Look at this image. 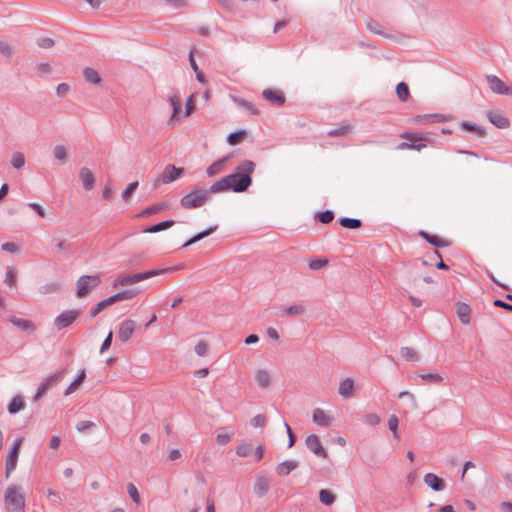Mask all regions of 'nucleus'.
I'll list each match as a JSON object with an SVG mask.
<instances>
[{
    "label": "nucleus",
    "instance_id": "obj_27",
    "mask_svg": "<svg viewBox=\"0 0 512 512\" xmlns=\"http://www.w3.org/2000/svg\"><path fill=\"white\" fill-rule=\"evenodd\" d=\"M18 461V454L15 452H9L5 462V477L8 479L11 473L16 469Z\"/></svg>",
    "mask_w": 512,
    "mask_h": 512
},
{
    "label": "nucleus",
    "instance_id": "obj_21",
    "mask_svg": "<svg viewBox=\"0 0 512 512\" xmlns=\"http://www.w3.org/2000/svg\"><path fill=\"white\" fill-rule=\"evenodd\" d=\"M366 27L373 34H377L385 38L391 37V35L385 31L384 27L374 19H368L366 21Z\"/></svg>",
    "mask_w": 512,
    "mask_h": 512
},
{
    "label": "nucleus",
    "instance_id": "obj_35",
    "mask_svg": "<svg viewBox=\"0 0 512 512\" xmlns=\"http://www.w3.org/2000/svg\"><path fill=\"white\" fill-rule=\"evenodd\" d=\"M461 127L469 132H474L479 136H483L485 134V128L477 125L475 123L469 122V121H463L461 123Z\"/></svg>",
    "mask_w": 512,
    "mask_h": 512
},
{
    "label": "nucleus",
    "instance_id": "obj_36",
    "mask_svg": "<svg viewBox=\"0 0 512 512\" xmlns=\"http://www.w3.org/2000/svg\"><path fill=\"white\" fill-rule=\"evenodd\" d=\"M174 220H166L163 222H160L158 224L152 225L149 228H147L144 232L146 233H157L162 230L168 229L174 225Z\"/></svg>",
    "mask_w": 512,
    "mask_h": 512
},
{
    "label": "nucleus",
    "instance_id": "obj_54",
    "mask_svg": "<svg viewBox=\"0 0 512 512\" xmlns=\"http://www.w3.org/2000/svg\"><path fill=\"white\" fill-rule=\"evenodd\" d=\"M128 494L133 500V502L139 504L140 503V495L136 488V486L133 483H129L127 485Z\"/></svg>",
    "mask_w": 512,
    "mask_h": 512
},
{
    "label": "nucleus",
    "instance_id": "obj_10",
    "mask_svg": "<svg viewBox=\"0 0 512 512\" xmlns=\"http://www.w3.org/2000/svg\"><path fill=\"white\" fill-rule=\"evenodd\" d=\"M136 322L131 319L123 321L119 326L118 337L123 343L127 342L134 333Z\"/></svg>",
    "mask_w": 512,
    "mask_h": 512
},
{
    "label": "nucleus",
    "instance_id": "obj_47",
    "mask_svg": "<svg viewBox=\"0 0 512 512\" xmlns=\"http://www.w3.org/2000/svg\"><path fill=\"white\" fill-rule=\"evenodd\" d=\"M350 132L349 125H341L339 128L331 129L327 132V135L330 137H341Z\"/></svg>",
    "mask_w": 512,
    "mask_h": 512
},
{
    "label": "nucleus",
    "instance_id": "obj_31",
    "mask_svg": "<svg viewBox=\"0 0 512 512\" xmlns=\"http://www.w3.org/2000/svg\"><path fill=\"white\" fill-rule=\"evenodd\" d=\"M85 378H86V371H85V369H82L79 372L78 377L67 387L64 394L67 396V395L74 393L78 389L80 384L85 380Z\"/></svg>",
    "mask_w": 512,
    "mask_h": 512
},
{
    "label": "nucleus",
    "instance_id": "obj_63",
    "mask_svg": "<svg viewBox=\"0 0 512 512\" xmlns=\"http://www.w3.org/2000/svg\"><path fill=\"white\" fill-rule=\"evenodd\" d=\"M139 183L138 181H134L132 183H130L127 188L122 192V198L124 200H127L129 198V196L137 189Z\"/></svg>",
    "mask_w": 512,
    "mask_h": 512
},
{
    "label": "nucleus",
    "instance_id": "obj_16",
    "mask_svg": "<svg viewBox=\"0 0 512 512\" xmlns=\"http://www.w3.org/2000/svg\"><path fill=\"white\" fill-rule=\"evenodd\" d=\"M354 380L350 377L344 378L340 381L338 387V393L343 398H350L354 392Z\"/></svg>",
    "mask_w": 512,
    "mask_h": 512
},
{
    "label": "nucleus",
    "instance_id": "obj_29",
    "mask_svg": "<svg viewBox=\"0 0 512 512\" xmlns=\"http://www.w3.org/2000/svg\"><path fill=\"white\" fill-rule=\"evenodd\" d=\"M68 148L65 145L58 144L53 148V156L60 163H66L68 159Z\"/></svg>",
    "mask_w": 512,
    "mask_h": 512
},
{
    "label": "nucleus",
    "instance_id": "obj_7",
    "mask_svg": "<svg viewBox=\"0 0 512 512\" xmlns=\"http://www.w3.org/2000/svg\"><path fill=\"white\" fill-rule=\"evenodd\" d=\"M81 314V310H65L61 312L54 320V325L58 331L70 326Z\"/></svg>",
    "mask_w": 512,
    "mask_h": 512
},
{
    "label": "nucleus",
    "instance_id": "obj_43",
    "mask_svg": "<svg viewBox=\"0 0 512 512\" xmlns=\"http://www.w3.org/2000/svg\"><path fill=\"white\" fill-rule=\"evenodd\" d=\"M398 424V417L395 414L390 415L388 419V427L392 432L394 439H399Z\"/></svg>",
    "mask_w": 512,
    "mask_h": 512
},
{
    "label": "nucleus",
    "instance_id": "obj_56",
    "mask_svg": "<svg viewBox=\"0 0 512 512\" xmlns=\"http://www.w3.org/2000/svg\"><path fill=\"white\" fill-rule=\"evenodd\" d=\"M422 380H429L433 383H441L443 381V377L438 373H426L421 374L419 376Z\"/></svg>",
    "mask_w": 512,
    "mask_h": 512
},
{
    "label": "nucleus",
    "instance_id": "obj_28",
    "mask_svg": "<svg viewBox=\"0 0 512 512\" xmlns=\"http://www.w3.org/2000/svg\"><path fill=\"white\" fill-rule=\"evenodd\" d=\"M419 235L422 238H424L428 243H430L431 245H433L435 247L442 248V247H446L449 245V243L446 240L440 239L436 235H431L425 231H420Z\"/></svg>",
    "mask_w": 512,
    "mask_h": 512
},
{
    "label": "nucleus",
    "instance_id": "obj_60",
    "mask_svg": "<svg viewBox=\"0 0 512 512\" xmlns=\"http://www.w3.org/2000/svg\"><path fill=\"white\" fill-rule=\"evenodd\" d=\"M118 293H119L120 301H123V300H129V299L134 298L138 294V291L136 289H128V290L120 291Z\"/></svg>",
    "mask_w": 512,
    "mask_h": 512
},
{
    "label": "nucleus",
    "instance_id": "obj_49",
    "mask_svg": "<svg viewBox=\"0 0 512 512\" xmlns=\"http://www.w3.org/2000/svg\"><path fill=\"white\" fill-rule=\"evenodd\" d=\"M317 219L323 224H329L334 219V213L331 210H326L317 214Z\"/></svg>",
    "mask_w": 512,
    "mask_h": 512
},
{
    "label": "nucleus",
    "instance_id": "obj_2",
    "mask_svg": "<svg viewBox=\"0 0 512 512\" xmlns=\"http://www.w3.org/2000/svg\"><path fill=\"white\" fill-rule=\"evenodd\" d=\"M4 504L8 512H25V496L18 485H10L4 494Z\"/></svg>",
    "mask_w": 512,
    "mask_h": 512
},
{
    "label": "nucleus",
    "instance_id": "obj_50",
    "mask_svg": "<svg viewBox=\"0 0 512 512\" xmlns=\"http://www.w3.org/2000/svg\"><path fill=\"white\" fill-rule=\"evenodd\" d=\"M252 447L248 443H242L236 447V454L239 457H247L250 455Z\"/></svg>",
    "mask_w": 512,
    "mask_h": 512
},
{
    "label": "nucleus",
    "instance_id": "obj_25",
    "mask_svg": "<svg viewBox=\"0 0 512 512\" xmlns=\"http://www.w3.org/2000/svg\"><path fill=\"white\" fill-rule=\"evenodd\" d=\"M217 228L218 227L216 225L208 227L207 229H205V230L197 233L196 235H194L191 239H189L187 242H185L182 247L186 248V247H188V246H190V245H192V244H194V243L204 239L205 237H207V236L211 235L212 233H214L217 230Z\"/></svg>",
    "mask_w": 512,
    "mask_h": 512
},
{
    "label": "nucleus",
    "instance_id": "obj_11",
    "mask_svg": "<svg viewBox=\"0 0 512 512\" xmlns=\"http://www.w3.org/2000/svg\"><path fill=\"white\" fill-rule=\"evenodd\" d=\"M262 97L277 106H283L286 102L285 95L280 90L265 89L262 91Z\"/></svg>",
    "mask_w": 512,
    "mask_h": 512
},
{
    "label": "nucleus",
    "instance_id": "obj_52",
    "mask_svg": "<svg viewBox=\"0 0 512 512\" xmlns=\"http://www.w3.org/2000/svg\"><path fill=\"white\" fill-rule=\"evenodd\" d=\"M231 435L225 432V428L219 429L216 441L219 445H226L230 442Z\"/></svg>",
    "mask_w": 512,
    "mask_h": 512
},
{
    "label": "nucleus",
    "instance_id": "obj_42",
    "mask_svg": "<svg viewBox=\"0 0 512 512\" xmlns=\"http://www.w3.org/2000/svg\"><path fill=\"white\" fill-rule=\"evenodd\" d=\"M305 313V307L302 304H295L283 310L284 315L300 316Z\"/></svg>",
    "mask_w": 512,
    "mask_h": 512
},
{
    "label": "nucleus",
    "instance_id": "obj_58",
    "mask_svg": "<svg viewBox=\"0 0 512 512\" xmlns=\"http://www.w3.org/2000/svg\"><path fill=\"white\" fill-rule=\"evenodd\" d=\"M1 249L5 252L16 254L20 251V247L14 242H5L1 245Z\"/></svg>",
    "mask_w": 512,
    "mask_h": 512
},
{
    "label": "nucleus",
    "instance_id": "obj_41",
    "mask_svg": "<svg viewBox=\"0 0 512 512\" xmlns=\"http://www.w3.org/2000/svg\"><path fill=\"white\" fill-rule=\"evenodd\" d=\"M246 134H247V131L244 129L232 132L228 135V138H227L228 143L230 145H237L243 140V138L246 136Z\"/></svg>",
    "mask_w": 512,
    "mask_h": 512
},
{
    "label": "nucleus",
    "instance_id": "obj_17",
    "mask_svg": "<svg viewBox=\"0 0 512 512\" xmlns=\"http://www.w3.org/2000/svg\"><path fill=\"white\" fill-rule=\"evenodd\" d=\"M312 418L315 424L322 427H329L333 422L332 417L320 408L314 409Z\"/></svg>",
    "mask_w": 512,
    "mask_h": 512
},
{
    "label": "nucleus",
    "instance_id": "obj_55",
    "mask_svg": "<svg viewBox=\"0 0 512 512\" xmlns=\"http://www.w3.org/2000/svg\"><path fill=\"white\" fill-rule=\"evenodd\" d=\"M164 208L163 205H160V204H157V205H151L147 208H145L140 214L139 216H149V215H153V214H156L158 213L159 211H161L162 209Z\"/></svg>",
    "mask_w": 512,
    "mask_h": 512
},
{
    "label": "nucleus",
    "instance_id": "obj_51",
    "mask_svg": "<svg viewBox=\"0 0 512 512\" xmlns=\"http://www.w3.org/2000/svg\"><path fill=\"white\" fill-rule=\"evenodd\" d=\"M108 307H109V305H108V303H107V301L105 299L100 301L96 306H94L89 311L90 317L91 318L96 317L100 312H102L104 309H106Z\"/></svg>",
    "mask_w": 512,
    "mask_h": 512
},
{
    "label": "nucleus",
    "instance_id": "obj_4",
    "mask_svg": "<svg viewBox=\"0 0 512 512\" xmlns=\"http://www.w3.org/2000/svg\"><path fill=\"white\" fill-rule=\"evenodd\" d=\"M209 198L206 189L196 187L181 198L180 205L184 209H195L202 207Z\"/></svg>",
    "mask_w": 512,
    "mask_h": 512
},
{
    "label": "nucleus",
    "instance_id": "obj_24",
    "mask_svg": "<svg viewBox=\"0 0 512 512\" xmlns=\"http://www.w3.org/2000/svg\"><path fill=\"white\" fill-rule=\"evenodd\" d=\"M457 315L461 323L467 325L471 321V308L465 303H459L457 305Z\"/></svg>",
    "mask_w": 512,
    "mask_h": 512
},
{
    "label": "nucleus",
    "instance_id": "obj_9",
    "mask_svg": "<svg viewBox=\"0 0 512 512\" xmlns=\"http://www.w3.org/2000/svg\"><path fill=\"white\" fill-rule=\"evenodd\" d=\"M307 448L314 453L316 456L321 458H327V452L323 448L320 439L317 435H309L305 440Z\"/></svg>",
    "mask_w": 512,
    "mask_h": 512
},
{
    "label": "nucleus",
    "instance_id": "obj_30",
    "mask_svg": "<svg viewBox=\"0 0 512 512\" xmlns=\"http://www.w3.org/2000/svg\"><path fill=\"white\" fill-rule=\"evenodd\" d=\"M256 381L261 388H266L271 383V375L265 369H260L256 373Z\"/></svg>",
    "mask_w": 512,
    "mask_h": 512
},
{
    "label": "nucleus",
    "instance_id": "obj_53",
    "mask_svg": "<svg viewBox=\"0 0 512 512\" xmlns=\"http://www.w3.org/2000/svg\"><path fill=\"white\" fill-rule=\"evenodd\" d=\"M4 282L9 286H15L16 284V277L13 267L8 266L6 268V274H5V280Z\"/></svg>",
    "mask_w": 512,
    "mask_h": 512
},
{
    "label": "nucleus",
    "instance_id": "obj_59",
    "mask_svg": "<svg viewBox=\"0 0 512 512\" xmlns=\"http://www.w3.org/2000/svg\"><path fill=\"white\" fill-rule=\"evenodd\" d=\"M328 264V260L326 259H315L309 262V268L311 270L317 271L322 269L324 266Z\"/></svg>",
    "mask_w": 512,
    "mask_h": 512
},
{
    "label": "nucleus",
    "instance_id": "obj_46",
    "mask_svg": "<svg viewBox=\"0 0 512 512\" xmlns=\"http://www.w3.org/2000/svg\"><path fill=\"white\" fill-rule=\"evenodd\" d=\"M401 353L408 361H418L419 355L417 351L411 347H402Z\"/></svg>",
    "mask_w": 512,
    "mask_h": 512
},
{
    "label": "nucleus",
    "instance_id": "obj_22",
    "mask_svg": "<svg viewBox=\"0 0 512 512\" xmlns=\"http://www.w3.org/2000/svg\"><path fill=\"white\" fill-rule=\"evenodd\" d=\"M297 467V461L285 460L277 465L276 471L280 476H287L291 471L295 470Z\"/></svg>",
    "mask_w": 512,
    "mask_h": 512
},
{
    "label": "nucleus",
    "instance_id": "obj_15",
    "mask_svg": "<svg viewBox=\"0 0 512 512\" xmlns=\"http://www.w3.org/2000/svg\"><path fill=\"white\" fill-rule=\"evenodd\" d=\"M8 320L21 331L33 333L36 330L35 324L28 319L10 316Z\"/></svg>",
    "mask_w": 512,
    "mask_h": 512
},
{
    "label": "nucleus",
    "instance_id": "obj_39",
    "mask_svg": "<svg viewBox=\"0 0 512 512\" xmlns=\"http://www.w3.org/2000/svg\"><path fill=\"white\" fill-rule=\"evenodd\" d=\"M415 122L416 123H419V124H429V123H433V122H441L443 121L442 118H440V115H431V114H426V115H418L415 117Z\"/></svg>",
    "mask_w": 512,
    "mask_h": 512
},
{
    "label": "nucleus",
    "instance_id": "obj_62",
    "mask_svg": "<svg viewBox=\"0 0 512 512\" xmlns=\"http://www.w3.org/2000/svg\"><path fill=\"white\" fill-rule=\"evenodd\" d=\"M426 145L425 144H414V143H407V142H402L398 145V149H412V150H417V151H420L422 150Z\"/></svg>",
    "mask_w": 512,
    "mask_h": 512
},
{
    "label": "nucleus",
    "instance_id": "obj_5",
    "mask_svg": "<svg viewBox=\"0 0 512 512\" xmlns=\"http://www.w3.org/2000/svg\"><path fill=\"white\" fill-rule=\"evenodd\" d=\"M101 283L100 275H83L79 277L76 283V296L78 298L86 297L92 290Z\"/></svg>",
    "mask_w": 512,
    "mask_h": 512
},
{
    "label": "nucleus",
    "instance_id": "obj_33",
    "mask_svg": "<svg viewBox=\"0 0 512 512\" xmlns=\"http://www.w3.org/2000/svg\"><path fill=\"white\" fill-rule=\"evenodd\" d=\"M24 401L21 396H15L8 405V412L16 414L24 408Z\"/></svg>",
    "mask_w": 512,
    "mask_h": 512
},
{
    "label": "nucleus",
    "instance_id": "obj_40",
    "mask_svg": "<svg viewBox=\"0 0 512 512\" xmlns=\"http://www.w3.org/2000/svg\"><path fill=\"white\" fill-rule=\"evenodd\" d=\"M396 94L401 102H406L409 97V87L405 82H400L396 86Z\"/></svg>",
    "mask_w": 512,
    "mask_h": 512
},
{
    "label": "nucleus",
    "instance_id": "obj_37",
    "mask_svg": "<svg viewBox=\"0 0 512 512\" xmlns=\"http://www.w3.org/2000/svg\"><path fill=\"white\" fill-rule=\"evenodd\" d=\"M340 225L348 229H358L362 226L360 219L343 217L339 220Z\"/></svg>",
    "mask_w": 512,
    "mask_h": 512
},
{
    "label": "nucleus",
    "instance_id": "obj_23",
    "mask_svg": "<svg viewBox=\"0 0 512 512\" xmlns=\"http://www.w3.org/2000/svg\"><path fill=\"white\" fill-rule=\"evenodd\" d=\"M229 157L225 156L214 163H212L210 166L207 167L206 173L209 177H213L219 173H221L224 170V165L228 161Z\"/></svg>",
    "mask_w": 512,
    "mask_h": 512
},
{
    "label": "nucleus",
    "instance_id": "obj_6",
    "mask_svg": "<svg viewBox=\"0 0 512 512\" xmlns=\"http://www.w3.org/2000/svg\"><path fill=\"white\" fill-rule=\"evenodd\" d=\"M184 174V168L176 167L174 165H167L160 179H156L154 186L158 187L159 184H169L176 181Z\"/></svg>",
    "mask_w": 512,
    "mask_h": 512
},
{
    "label": "nucleus",
    "instance_id": "obj_38",
    "mask_svg": "<svg viewBox=\"0 0 512 512\" xmlns=\"http://www.w3.org/2000/svg\"><path fill=\"white\" fill-rule=\"evenodd\" d=\"M10 162L14 169L19 170V169L23 168L25 165V162H26L25 156L22 152H19V151L14 152L12 154Z\"/></svg>",
    "mask_w": 512,
    "mask_h": 512
},
{
    "label": "nucleus",
    "instance_id": "obj_45",
    "mask_svg": "<svg viewBox=\"0 0 512 512\" xmlns=\"http://www.w3.org/2000/svg\"><path fill=\"white\" fill-rule=\"evenodd\" d=\"M59 290L60 284L55 282L47 283L39 287V291L42 294H52L58 292Z\"/></svg>",
    "mask_w": 512,
    "mask_h": 512
},
{
    "label": "nucleus",
    "instance_id": "obj_57",
    "mask_svg": "<svg viewBox=\"0 0 512 512\" xmlns=\"http://www.w3.org/2000/svg\"><path fill=\"white\" fill-rule=\"evenodd\" d=\"M250 423L255 428H262L266 424V417L262 414H258L251 419Z\"/></svg>",
    "mask_w": 512,
    "mask_h": 512
},
{
    "label": "nucleus",
    "instance_id": "obj_13",
    "mask_svg": "<svg viewBox=\"0 0 512 512\" xmlns=\"http://www.w3.org/2000/svg\"><path fill=\"white\" fill-rule=\"evenodd\" d=\"M424 483L436 492H440L446 487L444 480L434 473H427L424 476Z\"/></svg>",
    "mask_w": 512,
    "mask_h": 512
},
{
    "label": "nucleus",
    "instance_id": "obj_34",
    "mask_svg": "<svg viewBox=\"0 0 512 512\" xmlns=\"http://www.w3.org/2000/svg\"><path fill=\"white\" fill-rule=\"evenodd\" d=\"M319 500L322 504L330 506L335 502L336 496L330 490L321 489L319 492Z\"/></svg>",
    "mask_w": 512,
    "mask_h": 512
},
{
    "label": "nucleus",
    "instance_id": "obj_8",
    "mask_svg": "<svg viewBox=\"0 0 512 512\" xmlns=\"http://www.w3.org/2000/svg\"><path fill=\"white\" fill-rule=\"evenodd\" d=\"M61 380V373H52L45 377L37 388L34 400L37 401L44 396L49 389Z\"/></svg>",
    "mask_w": 512,
    "mask_h": 512
},
{
    "label": "nucleus",
    "instance_id": "obj_12",
    "mask_svg": "<svg viewBox=\"0 0 512 512\" xmlns=\"http://www.w3.org/2000/svg\"><path fill=\"white\" fill-rule=\"evenodd\" d=\"M487 81L490 89L496 94L509 95L512 93L505 83L495 75H488Z\"/></svg>",
    "mask_w": 512,
    "mask_h": 512
},
{
    "label": "nucleus",
    "instance_id": "obj_18",
    "mask_svg": "<svg viewBox=\"0 0 512 512\" xmlns=\"http://www.w3.org/2000/svg\"><path fill=\"white\" fill-rule=\"evenodd\" d=\"M79 177L85 190H91L94 187L95 177L89 168L82 167L79 171Z\"/></svg>",
    "mask_w": 512,
    "mask_h": 512
},
{
    "label": "nucleus",
    "instance_id": "obj_61",
    "mask_svg": "<svg viewBox=\"0 0 512 512\" xmlns=\"http://www.w3.org/2000/svg\"><path fill=\"white\" fill-rule=\"evenodd\" d=\"M195 352L198 356H205L208 352V345L205 341H199L195 346Z\"/></svg>",
    "mask_w": 512,
    "mask_h": 512
},
{
    "label": "nucleus",
    "instance_id": "obj_44",
    "mask_svg": "<svg viewBox=\"0 0 512 512\" xmlns=\"http://www.w3.org/2000/svg\"><path fill=\"white\" fill-rule=\"evenodd\" d=\"M401 138L410 141L411 143L418 144V141H425L427 137L422 133H403Z\"/></svg>",
    "mask_w": 512,
    "mask_h": 512
},
{
    "label": "nucleus",
    "instance_id": "obj_64",
    "mask_svg": "<svg viewBox=\"0 0 512 512\" xmlns=\"http://www.w3.org/2000/svg\"><path fill=\"white\" fill-rule=\"evenodd\" d=\"M380 421L381 419L376 413H369L365 416V422L369 425L376 426Z\"/></svg>",
    "mask_w": 512,
    "mask_h": 512
},
{
    "label": "nucleus",
    "instance_id": "obj_26",
    "mask_svg": "<svg viewBox=\"0 0 512 512\" xmlns=\"http://www.w3.org/2000/svg\"><path fill=\"white\" fill-rule=\"evenodd\" d=\"M228 190H229V184H228V179H226V176L221 178L220 180L216 181L215 183H213L209 187V189H206L209 196L214 193L225 192Z\"/></svg>",
    "mask_w": 512,
    "mask_h": 512
},
{
    "label": "nucleus",
    "instance_id": "obj_14",
    "mask_svg": "<svg viewBox=\"0 0 512 512\" xmlns=\"http://www.w3.org/2000/svg\"><path fill=\"white\" fill-rule=\"evenodd\" d=\"M270 488V480L263 475H259L256 477L255 483H254V493L258 497H264Z\"/></svg>",
    "mask_w": 512,
    "mask_h": 512
},
{
    "label": "nucleus",
    "instance_id": "obj_3",
    "mask_svg": "<svg viewBox=\"0 0 512 512\" xmlns=\"http://www.w3.org/2000/svg\"><path fill=\"white\" fill-rule=\"evenodd\" d=\"M172 270H173V268H162V269L148 270L145 272L136 273V274H132V275L121 276L114 280L112 286L117 287V286L133 285V284H136L143 280L149 279L151 277L169 273Z\"/></svg>",
    "mask_w": 512,
    "mask_h": 512
},
{
    "label": "nucleus",
    "instance_id": "obj_32",
    "mask_svg": "<svg viewBox=\"0 0 512 512\" xmlns=\"http://www.w3.org/2000/svg\"><path fill=\"white\" fill-rule=\"evenodd\" d=\"M83 76L87 82L92 84H100L102 81L98 72L93 68H85L83 71Z\"/></svg>",
    "mask_w": 512,
    "mask_h": 512
},
{
    "label": "nucleus",
    "instance_id": "obj_48",
    "mask_svg": "<svg viewBox=\"0 0 512 512\" xmlns=\"http://www.w3.org/2000/svg\"><path fill=\"white\" fill-rule=\"evenodd\" d=\"M169 102H170L171 106L173 107L172 118L176 117L178 115V113L181 111V106H182L181 99L179 98V96L173 95L169 98Z\"/></svg>",
    "mask_w": 512,
    "mask_h": 512
},
{
    "label": "nucleus",
    "instance_id": "obj_1",
    "mask_svg": "<svg viewBox=\"0 0 512 512\" xmlns=\"http://www.w3.org/2000/svg\"><path fill=\"white\" fill-rule=\"evenodd\" d=\"M236 170V173L227 175L226 179H228L229 190L241 193L252 184L250 175L255 170V163L251 160H244L239 163Z\"/></svg>",
    "mask_w": 512,
    "mask_h": 512
},
{
    "label": "nucleus",
    "instance_id": "obj_19",
    "mask_svg": "<svg viewBox=\"0 0 512 512\" xmlns=\"http://www.w3.org/2000/svg\"><path fill=\"white\" fill-rule=\"evenodd\" d=\"M489 121L495 125L497 128H500V129H504V128H508L509 125H510V122L509 120L504 117L502 114H500L499 112H489L488 115H487Z\"/></svg>",
    "mask_w": 512,
    "mask_h": 512
},
{
    "label": "nucleus",
    "instance_id": "obj_20",
    "mask_svg": "<svg viewBox=\"0 0 512 512\" xmlns=\"http://www.w3.org/2000/svg\"><path fill=\"white\" fill-rule=\"evenodd\" d=\"M232 100L239 108L244 109L250 115H258L259 114V110L256 108V106L253 103H251L241 97H236V96H233Z\"/></svg>",
    "mask_w": 512,
    "mask_h": 512
}]
</instances>
